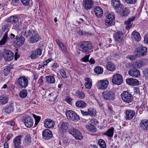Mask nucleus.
Masks as SVG:
<instances>
[{
    "label": "nucleus",
    "instance_id": "nucleus-43",
    "mask_svg": "<svg viewBox=\"0 0 148 148\" xmlns=\"http://www.w3.org/2000/svg\"><path fill=\"white\" fill-rule=\"evenodd\" d=\"M8 36L7 33L6 32L5 34L2 38L0 41V46L5 45L8 39Z\"/></svg>",
    "mask_w": 148,
    "mask_h": 148
},
{
    "label": "nucleus",
    "instance_id": "nucleus-4",
    "mask_svg": "<svg viewBox=\"0 0 148 148\" xmlns=\"http://www.w3.org/2000/svg\"><path fill=\"white\" fill-rule=\"evenodd\" d=\"M121 95L122 100L125 102L130 103L133 100L132 95L127 91H123Z\"/></svg>",
    "mask_w": 148,
    "mask_h": 148
},
{
    "label": "nucleus",
    "instance_id": "nucleus-16",
    "mask_svg": "<svg viewBox=\"0 0 148 148\" xmlns=\"http://www.w3.org/2000/svg\"><path fill=\"white\" fill-rule=\"evenodd\" d=\"M114 40L116 42H121L123 40V35L122 32L118 31L115 33L113 35Z\"/></svg>",
    "mask_w": 148,
    "mask_h": 148
},
{
    "label": "nucleus",
    "instance_id": "nucleus-52",
    "mask_svg": "<svg viewBox=\"0 0 148 148\" xmlns=\"http://www.w3.org/2000/svg\"><path fill=\"white\" fill-rule=\"evenodd\" d=\"M137 57V55H128L127 57V59L131 60H135Z\"/></svg>",
    "mask_w": 148,
    "mask_h": 148
},
{
    "label": "nucleus",
    "instance_id": "nucleus-64",
    "mask_svg": "<svg viewBox=\"0 0 148 148\" xmlns=\"http://www.w3.org/2000/svg\"><path fill=\"white\" fill-rule=\"evenodd\" d=\"M88 62L91 64H94L95 62V60L92 58H91L89 60H88Z\"/></svg>",
    "mask_w": 148,
    "mask_h": 148
},
{
    "label": "nucleus",
    "instance_id": "nucleus-61",
    "mask_svg": "<svg viewBox=\"0 0 148 148\" xmlns=\"http://www.w3.org/2000/svg\"><path fill=\"white\" fill-rule=\"evenodd\" d=\"M59 66L58 64L56 62H55L52 66V68L53 69H56Z\"/></svg>",
    "mask_w": 148,
    "mask_h": 148
},
{
    "label": "nucleus",
    "instance_id": "nucleus-8",
    "mask_svg": "<svg viewBox=\"0 0 148 148\" xmlns=\"http://www.w3.org/2000/svg\"><path fill=\"white\" fill-rule=\"evenodd\" d=\"M23 122L25 125L27 127L30 128L33 124V121L32 117L29 115H27L23 118Z\"/></svg>",
    "mask_w": 148,
    "mask_h": 148
},
{
    "label": "nucleus",
    "instance_id": "nucleus-23",
    "mask_svg": "<svg viewBox=\"0 0 148 148\" xmlns=\"http://www.w3.org/2000/svg\"><path fill=\"white\" fill-rule=\"evenodd\" d=\"M140 128L144 131L148 130V120H142L139 124Z\"/></svg>",
    "mask_w": 148,
    "mask_h": 148
},
{
    "label": "nucleus",
    "instance_id": "nucleus-45",
    "mask_svg": "<svg viewBox=\"0 0 148 148\" xmlns=\"http://www.w3.org/2000/svg\"><path fill=\"white\" fill-rule=\"evenodd\" d=\"M122 10L120 11V14L121 16H128L129 12L128 11V9L126 8H123V6L122 7V8L121 10Z\"/></svg>",
    "mask_w": 148,
    "mask_h": 148
},
{
    "label": "nucleus",
    "instance_id": "nucleus-25",
    "mask_svg": "<svg viewBox=\"0 0 148 148\" xmlns=\"http://www.w3.org/2000/svg\"><path fill=\"white\" fill-rule=\"evenodd\" d=\"M127 83L129 85L136 86L139 85V82L135 79L128 78L126 79Z\"/></svg>",
    "mask_w": 148,
    "mask_h": 148
},
{
    "label": "nucleus",
    "instance_id": "nucleus-57",
    "mask_svg": "<svg viewBox=\"0 0 148 148\" xmlns=\"http://www.w3.org/2000/svg\"><path fill=\"white\" fill-rule=\"evenodd\" d=\"M65 101L70 104L72 103V99L69 97H67L65 99Z\"/></svg>",
    "mask_w": 148,
    "mask_h": 148
},
{
    "label": "nucleus",
    "instance_id": "nucleus-47",
    "mask_svg": "<svg viewBox=\"0 0 148 148\" xmlns=\"http://www.w3.org/2000/svg\"><path fill=\"white\" fill-rule=\"evenodd\" d=\"M103 69L100 66H97L95 69V72L97 74H101L103 72Z\"/></svg>",
    "mask_w": 148,
    "mask_h": 148
},
{
    "label": "nucleus",
    "instance_id": "nucleus-58",
    "mask_svg": "<svg viewBox=\"0 0 148 148\" xmlns=\"http://www.w3.org/2000/svg\"><path fill=\"white\" fill-rule=\"evenodd\" d=\"M44 79V77L42 76H41L38 80V83L41 85H43L44 84V81L43 79Z\"/></svg>",
    "mask_w": 148,
    "mask_h": 148
},
{
    "label": "nucleus",
    "instance_id": "nucleus-46",
    "mask_svg": "<svg viewBox=\"0 0 148 148\" xmlns=\"http://www.w3.org/2000/svg\"><path fill=\"white\" fill-rule=\"evenodd\" d=\"M98 144L101 148H106V145L105 141L102 139H99Z\"/></svg>",
    "mask_w": 148,
    "mask_h": 148
},
{
    "label": "nucleus",
    "instance_id": "nucleus-12",
    "mask_svg": "<svg viewBox=\"0 0 148 148\" xmlns=\"http://www.w3.org/2000/svg\"><path fill=\"white\" fill-rule=\"evenodd\" d=\"M115 18L114 14L113 13L108 14L106 16L105 19V24L106 25H109L111 24L114 21Z\"/></svg>",
    "mask_w": 148,
    "mask_h": 148
},
{
    "label": "nucleus",
    "instance_id": "nucleus-18",
    "mask_svg": "<svg viewBox=\"0 0 148 148\" xmlns=\"http://www.w3.org/2000/svg\"><path fill=\"white\" fill-rule=\"evenodd\" d=\"M68 123H65L63 121L61 122L60 124L58 125L59 130L60 132H67L68 128Z\"/></svg>",
    "mask_w": 148,
    "mask_h": 148
},
{
    "label": "nucleus",
    "instance_id": "nucleus-50",
    "mask_svg": "<svg viewBox=\"0 0 148 148\" xmlns=\"http://www.w3.org/2000/svg\"><path fill=\"white\" fill-rule=\"evenodd\" d=\"M86 127L89 130L91 131H93L95 130L94 125L91 123L87 125Z\"/></svg>",
    "mask_w": 148,
    "mask_h": 148
},
{
    "label": "nucleus",
    "instance_id": "nucleus-20",
    "mask_svg": "<svg viewBox=\"0 0 148 148\" xmlns=\"http://www.w3.org/2000/svg\"><path fill=\"white\" fill-rule=\"evenodd\" d=\"M25 40V38L23 36H20V37L16 36L14 43L17 46H20L23 44Z\"/></svg>",
    "mask_w": 148,
    "mask_h": 148
},
{
    "label": "nucleus",
    "instance_id": "nucleus-1",
    "mask_svg": "<svg viewBox=\"0 0 148 148\" xmlns=\"http://www.w3.org/2000/svg\"><path fill=\"white\" fill-rule=\"evenodd\" d=\"M23 36L27 38H29V41L31 43L37 42L40 38V36L36 31L32 29L28 30L26 29Z\"/></svg>",
    "mask_w": 148,
    "mask_h": 148
},
{
    "label": "nucleus",
    "instance_id": "nucleus-42",
    "mask_svg": "<svg viewBox=\"0 0 148 148\" xmlns=\"http://www.w3.org/2000/svg\"><path fill=\"white\" fill-rule=\"evenodd\" d=\"M8 98L5 96L0 97V104H4L7 103Z\"/></svg>",
    "mask_w": 148,
    "mask_h": 148
},
{
    "label": "nucleus",
    "instance_id": "nucleus-62",
    "mask_svg": "<svg viewBox=\"0 0 148 148\" xmlns=\"http://www.w3.org/2000/svg\"><path fill=\"white\" fill-rule=\"evenodd\" d=\"M52 59L51 58H49L47 60H46L44 62V65H47L52 60Z\"/></svg>",
    "mask_w": 148,
    "mask_h": 148
},
{
    "label": "nucleus",
    "instance_id": "nucleus-55",
    "mask_svg": "<svg viewBox=\"0 0 148 148\" xmlns=\"http://www.w3.org/2000/svg\"><path fill=\"white\" fill-rule=\"evenodd\" d=\"M90 56V55H88L86 56L81 59L82 61L84 62H88L89 60V58Z\"/></svg>",
    "mask_w": 148,
    "mask_h": 148
},
{
    "label": "nucleus",
    "instance_id": "nucleus-38",
    "mask_svg": "<svg viewBox=\"0 0 148 148\" xmlns=\"http://www.w3.org/2000/svg\"><path fill=\"white\" fill-rule=\"evenodd\" d=\"M18 18L16 16H12L10 17V18L8 19H6L7 22H9V23L10 24L11 23H14L18 22Z\"/></svg>",
    "mask_w": 148,
    "mask_h": 148
},
{
    "label": "nucleus",
    "instance_id": "nucleus-48",
    "mask_svg": "<svg viewBox=\"0 0 148 148\" xmlns=\"http://www.w3.org/2000/svg\"><path fill=\"white\" fill-rule=\"evenodd\" d=\"M107 69L111 71H112L115 70L116 67L114 64H108L107 66Z\"/></svg>",
    "mask_w": 148,
    "mask_h": 148
},
{
    "label": "nucleus",
    "instance_id": "nucleus-60",
    "mask_svg": "<svg viewBox=\"0 0 148 148\" xmlns=\"http://www.w3.org/2000/svg\"><path fill=\"white\" fill-rule=\"evenodd\" d=\"M90 122L91 123V124L94 125H96L98 123V121H97V119H91L90 120Z\"/></svg>",
    "mask_w": 148,
    "mask_h": 148
},
{
    "label": "nucleus",
    "instance_id": "nucleus-14",
    "mask_svg": "<svg viewBox=\"0 0 148 148\" xmlns=\"http://www.w3.org/2000/svg\"><path fill=\"white\" fill-rule=\"evenodd\" d=\"M94 3L92 0H83L82 6L86 10L91 9L93 6Z\"/></svg>",
    "mask_w": 148,
    "mask_h": 148
},
{
    "label": "nucleus",
    "instance_id": "nucleus-28",
    "mask_svg": "<svg viewBox=\"0 0 148 148\" xmlns=\"http://www.w3.org/2000/svg\"><path fill=\"white\" fill-rule=\"evenodd\" d=\"M146 65L145 61L144 60H141L136 62L134 65L132 67L135 68L140 69L143 66H144Z\"/></svg>",
    "mask_w": 148,
    "mask_h": 148
},
{
    "label": "nucleus",
    "instance_id": "nucleus-3",
    "mask_svg": "<svg viewBox=\"0 0 148 148\" xmlns=\"http://www.w3.org/2000/svg\"><path fill=\"white\" fill-rule=\"evenodd\" d=\"M28 80L27 78L23 77H20L16 81V85L20 88H25L27 86Z\"/></svg>",
    "mask_w": 148,
    "mask_h": 148
},
{
    "label": "nucleus",
    "instance_id": "nucleus-32",
    "mask_svg": "<svg viewBox=\"0 0 148 148\" xmlns=\"http://www.w3.org/2000/svg\"><path fill=\"white\" fill-rule=\"evenodd\" d=\"M56 42L57 44L59 46L61 49L62 52H67L65 47L62 42L60 41L59 40L57 39L56 40Z\"/></svg>",
    "mask_w": 148,
    "mask_h": 148
},
{
    "label": "nucleus",
    "instance_id": "nucleus-22",
    "mask_svg": "<svg viewBox=\"0 0 148 148\" xmlns=\"http://www.w3.org/2000/svg\"><path fill=\"white\" fill-rule=\"evenodd\" d=\"M42 51L40 49H37L36 50L32 52L30 56L32 59L36 58L38 56H40L42 54Z\"/></svg>",
    "mask_w": 148,
    "mask_h": 148
},
{
    "label": "nucleus",
    "instance_id": "nucleus-49",
    "mask_svg": "<svg viewBox=\"0 0 148 148\" xmlns=\"http://www.w3.org/2000/svg\"><path fill=\"white\" fill-rule=\"evenodd\" d=\"M33 116L35 120V125L36 126L37 125L38 123L40 121L41 117L40 116L36 115L35 114H33Z\"/></svg>",
    "mask_w": 148,
    "mask_h": 148
},
{
    "label": "nucleus",
    "instance_id": "nucleus-17",
    "mask_svg": "<svg viewBox=\"0 0 148 148\" xmlns=\"http://www.w3.org/2000/svg\"><path fill=\"white\" fill-rule=\"evenodd\" d=\"M22 137V136L19 135L14 139L13 143L15 148H20L21 147V140Z\"/></svg>",
    "mask_w": 148,
    "mask_h": 148
},
{
    "label": "nucleus",
    "instance_id": "nucleus-19",
    "mask_svg": "<svg viewBox=\"0 0 148 148\" xmlns=\"http://www.w3.org/2000/svg\"><path fill=\"white\" fill-rule=\"evenodd\" d=\"M128 73L129 75L135 77H138L140 76L139 71L136 69H130Z\"/></svg>",
    "mask_w": 148,
    "mask_h": 148
},
{
    "label": "nucleus",
    "instance_id": "nucleus-39",
    "mask_svg": "<svg viewBox=\"0 0 148 148\" xmlns=\"http://www.w3.org/2000/svg\"><path fill=\"white\" fill-rule=\"evenodd\" d=\"M114 131V128L113 127H112L109 129L104 134V135L108 136L109 137H112L113 136Z\"/></svg>",
    "mask_w": 148,
    "mask_h": 148
},
{
    "label": "nucleus",
    "instance_id": "nucleus-44",
    "mask_svg": "<svg viewBox=\"0 0 148 148\" xmlns=\"http://www.w3.org/2000/svg\"><path fill=\"white\" fill-rule=\"evenodd\" d=\"M27 95V92L25 89H23L21 90L19 92V96L21 98H25Z\"/></svg>",
    "mask_w": 148,
    "mask_h": 148
},
{
    "label": "nucleus",
    "instance_id": "nucleus-5",
    "mask_svg": "<svg viewBox=\"0 0 148 148\" xmlns=\"http://www.w3.org/2000/svg\"><path fill=\"white\" fill-rule=\"evenodd\" d=\"M69 132L74 136L75 138L78 140H81L83 138L82 134L79 130L75 128H72L69 130Z\"/></svg>",
    "mask_w": 148,
    "mask_h": 148
},
{
    "label": "nucleus",
    "instance_id": "nucleus-29",
    "mask_svg": "<svg viewBox=\"0 0 148 148\" xmlns=\"http://www.w3.org/2000/svg\"><path fill=\"white\" fill-rule=\"evenodd\" d=\"M84 80L86 81L84 84L86 88L88 89H90L92 86V80L88 77L86 78Z\"/></svg>",
    "mask_w": 148,
    "mask_h": 148
},
{
    "label": "nucleus",
    "instance_id": "nucleus-6",
    "mask_svg": "<svg viewBox=\"0 0 148 148\" xmlns=\"http://www.w3.org/2000/svg\"><path fill=\"white\" fill-rule=\"evenodd\" d=\"M66 114L68 119L71 121H77L80 119L79 116L72 110H69L66 111Z\"/></svg>",
    "mask_w": 148,
    "mask_h": 148
},
{
    "label": "nucleus",
    "instance_id": "nucleus-51",
    "mask_svg": "<svg viewBox=\"0 0 148 148\" xmlns=\"http://www.w3.org/2000/svg\"><path fill=\"white\" fill-rule=\"evenodd\" d=\"M10 24L8 23L4 25L2 28V30L3 31H6V32L7 33V32L8 31V27H10Z\"/></svg>",
    "mask_w": 148,
    "mask_h": 148
},
{
    "label": "nucleus",
    "instance_id": "nucleus-9",
    "mask_svg": "<svg viewBox=\"0 0 148 148\" xmlns=\"http://www.w3.org/2000/svg\"><path fill=\"white\" fill-rule=\"evenodd\" d=\"M123 81L122 77L120 74H116L113 76L112 82L113 83L119 85L123 83Z\"/></svg>",
    "mask_w": 148,
    "mask_h": 148
},
{
    "label": "nucleus",
    "instance_id": "nucleus-7",
    "mask_svg": "<svg viewBox=\"0 0 148 148\" xmlns=\"http://www.w3.org/2000/svg\"><path fill=\"white\" fill-rule=\"evenodd\" d=\"M102 97L106 100H113L115 98V93L111 90L104 91L102 93Z\"/></svg>",
    "mask_w": 148,
    "mask_h": 148
},
{
    "label": "nucleus",
    "instance_id": "nucleus-34",
    "mask_svg": "<svg viewBox=\"0 0 148 148\" xmlns=\"http://www.w3.org/2000/svg\"><path fill=\"white\" fill-rule=\"evenodd\" d=\"M46 82L50 84H54L55 83V80L54 76L51 75H48L46 77Z\"/></svg>",
    "mask_w": 148,
    "mask_h": 148
},
{
    "label": "nucleus",
    "instance_id": "nucleus-63",
    "mask_svg": "<svg viewBox=\"0 0 148 148\" xmlns=\"http://www.w3.org/2000/svg\"><path fill=\"white\" fill-rule=\"evenodd\" d=\"M81 113L84 116H88V111L87 112L84 111L83 110H81Z\"/></svg>",
    "mask_w": 148,
    "mask_h": 148
},
{
    "label": "nucleus",
    "instance_id": "nucleus-31",
    "mask_svg": "<svg viewBox=\"0 0 148 148\" xmlns=\"http://www.w3.org/2000/svg\"><path fill=\"white\" fill-rule=\"evenodd\" d=\"M135 19L134 17H133L131 18H129L127 21L125 22V23L126 25V28L128 30L132 26L131 22L133 21Z\"/></svg>",
    "mask_w": 148,
    "mask_h": 148
},
{
    "label": "nucleus",
    "instance_id": "nucleus-56",
    "mask_svg": "<svg viewBox=\"0 0 148 148\" xmlns=\"http://www.w3.org/2000/svg\"><path fill=\"white\" fill-rule=\"evenodd\" d=\"M126 2L128 4H133L136 2L137 0H125Z\"/></svg>",
    "mask_w": 148,
    "mask_h": 148
},
{
    "label": "nucleus",
    "instance_id": "nucleus-10",
    "mask_svg": "<svg viewBox=\"0 0 148 148\" xmlns=\"http://www.w3.org/2000/svg\"><path fill=\"white\" fill-rule=\"evenodd\" d=\"M109 82L107 80H102L97 83V86L98 89L105 90L108 86Z\"/></svg>",
    "mask_w": 148,
    "mask_h": 148
},
{
    "label": "nucleus",
    "instance_id": "nucleus-54",
    "mask_svg": "<svg viewBox=\"0 0 148 148\" xmlns=\"http://www.w3.org/2000/svg\"><path fill=\"white\" fill-rule=\"evenodd\" d=\"M21 1L24 5L27 6L29 5L31 0H21Z\"/></svg>",
    "mask_w": 148,
    "mask_h": 148
},
{
    "label": "nucleus",
    "instance_id": "nucleus-35",
    "mask_svg": "<svg viewBox=\"0 0 148 148\" xmlns=\"http://www.w3.org/2000/svg\"><path fill=\"white\" fill-rule=\"evenodd\" d=\"M13 110V106L12 104H11L9 105H8V106H6L4 110L5 113L9 114L11 112H12Z\"/></svg>",
    "mask_w": 148,
    "mask_h": 148
},
{
    "label": "nucleus",
    "instance_id": "nucleus-30",
    "mask_svg": "<svg viewBox=\"0 0 148 148\" xmlns=\"http://www.w3.org/2000/svg\"><path fill=\"white\" fill-rule=\"evenodd\" d=\"M12 66L11 64L7 66L3 70V73L4 76H6L9 74L10 72V70L12 68Z\"/></svg>",
    "mask_w": 148,
    "mask_h": 148
},
{
    "label": "nucleus",
    "instance_id": "nucleus-40",
    "mask_svg": "<svg viewBox=\"0 0 148 148\" xmlns=\"http://www.w3.org/2000/svg\"><path fill=\"white\" fill-rule=\"evenodd\" d=\"M75 94L77 97L80 99H83L85 97V94L84 92L80 90H77Z\"/></svg>",
    "mask_w": 148,
    "mask_h": 148
},
{
    "label": "nucleus",
    "instance_id": "nucleus-59",
    "mask_svg": "<svg viewBox=\"0 0 148 148\" xmlns=\"http://www.w3.org/2000/svg\"><path fill=\"white\" fill-rule=\"evenodd\" d=\"M144 42L145 43L148 44V32L144 37Z\"/></svg>",
    "mask_w": 148,
    "mask_h": 148
},
{
    "label": "nucleus",
    "instance_id": "nucleus-2",
    "mask_svg": "<svg viewBox=\"0 0 148 148\" xmlns=\"http://www.w3.org/2000/svg\"><path fill=\"white\" fill-rule=\"evenodd\" d=\"M79 46L80 51L86 54L89 53L93 48L91 42L89 41H83L79 43Z\"/></svg>",
    "mask_w": 148,
    "mask_h": 148
},
{
    "label": "nucleus",
    "instance_id": "nucleus-41",
    "mask_svg": "<svg viewBox=\"0 0 148 148\" xmlns=\"http://www.w3.org/2000/svg\"><path fill=\"white\" fill-rule=\"evenodd\" d=\"M31 143V138L30 135L28 134L25 136L24 143L26 145H29Z\"/></svg>",
    "mask_w": 148,
    "mask_h": 148
},
{
    "label": "nucleus",
    "instance_id": "nucleus-36",
    "mask_svg": "<svg viewBox=\"0 0 148 148\" xmlns=\"http://www.w3.org/2000/svg\"><path fill=\"white\" fill-rule=\"evenodd\" d=\"M132 37L136 41H140L141 39L140 34L138 32L134 31L132 33Z\"/></svg>",
    "mask_w": 148,
    "mask_h": 148
},
{
    "label": "nucleus",
    "instance_id": "nucleus-15",
    "mask_svg": "<svg viewBox=\"0 0 148 148\" xmlns=\"http://www.w3.org/2000/svg\"><path fill=\"white\" fill-rule=\"evenodd\" d=\"M136 51L139 57H140L141 56H143L146 54L147 49L146 47L140 45L137 48Z\"/></svg>",
    "mask_w": 148,
    "mask_h": 148
},
{
    "label": "nucleus",
    "instance_id": "nucleus-27",
    "mask_svg": "<svg viewBox=\"0 0 148 148\" xmlns=\"http://www.w3.org/2000/svg\"><path fill=\"white\" fill-rule=\"evenodd\" d=\"M94 12L97 17L100 18L103 15V12L102 9L99 6H97L94 8Z\"/></svg>",
    "mask_w": 148,
    "mask_h": 148
},
{
    "label": "nucleus",
    "instance_id": "nucleus-53",
    "mask_svg": "<svg viewBox=\"0 0 148 148\" xmlns=\"http://www.w3.org/2000/svg\"><path fill=\"white\" fill-rule=\"evenodd\" d=\"M60 72L61 75L63 77L65 78H66L67 77V76L66 75V73L64 70H60Z\"/></svg>",
    "mask_w": 148,
    "mask_h": 148
},
{
    "label": "nucleus",
    "instance_id": "nucleus-11",
    "mask_svg": "<svg viewBox=\"0 0 148 148\" xmlns=\"http://www.w3.org/2000/svg\"><path fill=\"white\" fill-rule=\"evenodd\" d=\"M3 56L6 61H11L14 57V53L12 51L7 49H4Z\"/></svg>",
    "mask_w": 148,
    "mask_h": 148
},
{
    "label": "nucleus",
    "instance_id": "nucleus-37",
    "mask_svg": "<svg viewBox=\"0 0 148 148\" xmlns=\"http://www.w3.org/2000/svg\"><path fill=\"white\" fill-rule=\"evenodd\" d=\"M88 115L91 116H96V110L95 109L90 108L88 109Z\"/></svg>",
    "mask_w": 148,
    "mask_h": 148
},
{
    "label": "nucleus",
    "instance_id": "nucleus-21",
    "mask_svg": "<svg viewBox=\"0 0 148 148\" xmlns=\"http://www.w3.org/2000/svg\"><path fill=\"white\" fill-rule=\"evenodd\" d=\"M125 118L127 120H130L134 116L135 112L134 110H126L125 112Z\"/></svg>",
    "mask_w": 148,
    "mask_h": 148
},
{
    "label": "nucleus",
    "instance_id": "nucleus-33",
    "mask_svg": "<svg viewBox=\"0 0 148 148\" xmlns=\"http://www.w3.org/2000/svg\"><path fill=\"white\" fill-rule=\"evenodd\" d=\"M87 103L82 101H78L75 103L76 106L78 108H84L87 106Z\"/></svg>",
    "mask_w": 148,
    "mask_h": 148
},
{
    "label": "nucleus",
    "instance_id": "nucleus-13",
    "mask_svg": "<svg viewBox=\"0 0 148 148\" xmlns=\"http://www.w3.org/2000/svg\"><path fill=\"white\" fill-rule=\"evenodd\" d=\"M42 138L45 140L51 139L53 136V134L50 130L46 129L44 130L42 132Z\"/></svg>",
    "mask_w": 148,
    "mask_h": 148
},
{
    "label": "nucleus",
    "instance_id": "nucleus-24",
    "mask_svg": "<svg viewBox=\"0 0 148 148\" xmlns=\"http://www.w3.org/2000/svg\"><path fill=\"white\" fill-rule=\"evenodd\" d=\"M44 123L45 127L49 128H53L55 125L54 122L49 119H46L44 121Z\"/></svg>",
    "mask_w": 148,
    "mask_h": 148
},
{
    "label": "nucleus",
    "instance_id": "nucleus-26",
    "mask_svg": "<svg viewBox=\"0 0 148 148\" xmlns=\"http://www.w3.org/2000/svg\"><path fill=\"white\" fill-rule=\"evenodd\" d=\"M111 2L114 8L116 10H119V8L122 9L123 6L119 0H112Z\"/></svg>",
    "mask_w": 148,
    "mask_h": 148
}]
</instances>
